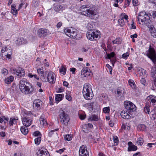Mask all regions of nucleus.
Returning a JSON list of instances; mask_svg holds the SVG:
<instances>
[{"instance_id":"24","label":"nucleus","mask_w":156,"mask_h":156,"mask_svg":"<svg viewBox=\"0 0 156 156\" xmlns=\"http://www.w3.org/2000/svg\"><path fill=\"white\" fill-rule=\"evenodd\" d=\"M64 97L63 94H57L55 97V99L56 101L58 103L61 101L62 100Z\"/></svg>"},{"instance_id":"6","label":"nucleus","mask_w":156,"mask_h":156,"mask_svg":"<svg viewBox=\"0 0 156 156\" xmlns=\"http://www.w3.org/2000/svg\"><path fill=\"white\" fill-rule=\"evenodd\" d=\"M146 55L149 58L153 63L156 65V54L154 49L150 45L148 50L146 51Z\"/></svg>"},{"instance_id":"44","label":"nucleus","mask_w":156,"mask_h":156,"mask_svg":"<svg viewBox=\"0 0 156 156\" xmlns=\"http://www.w3.org/2000/svg\"><path fill=\"white\" fill-rule=\"evenodd\" d=\"M28 76L30 78L34 77L35 79H36L37 80L39 79V77L36 74L33 75L31 73H29L28 74Z\"/></svg>"},{"instance_id":"38","label":"nucleus","mask_w":156,"mask_h":156,"mask_svg":"<svg viewBox=\"0 0 156 156\" xmlns=\"http://www.w3.org/2000/svg\"><path fill=\"white\" fill-rule=\"evenodd\" d=\"M41 140V136H39L35 138L34 140L35 143L37 145H39Z\"/></svg>"},{"instance_id":"53","label":"nucleus","mask_w":156,"mask_h":156,"mask_svg":"<svg viewBox=\"0 0 156 156\" xmlns=\"http://www.w3.org/2000/svg\"><path fill=\"white\" fill-rule=\"evenodd\" d=\"M87 28L88 30L89 31H93V25L90 24V23H88L87 26Z\"/></svg>"},{"instance_id":"41","label":"nucleus","mask_w":156,"mask_h":156,"mask_svg":"<svg viewBox=\"0 0 156 156\" xmlns=\"http://www.w3.org/2000/svg\"><path fill=\"white\" fill-rule=\"evenodd\" d=\"M144 110L146 113L149 114L150 111L149 106L146 105L144 108Z\"/></svg>"},{"instance_id":"15","label":"nucleus","mask_w":156,"mask_h":156,"mask_svg":"<svg viewBox=\"0 0 156 156\" xmlns=\"http://www.w3.org/2000/svg\"><path fill=\"white\" fill-rule=\"evenodd\" d=\"M149 29L151 35L154 38H156V30L153 25L150 26L147 24Z\"/></svg>"},{"instance_id":"33","label":"nucleus","mask_w":156,"mask_h":156,"mask_svg":"<svg viewBox=\"0 0 156 156\" xmlns=\"http://www.w3.org/2000/svg\"><path fill=\"white\" fill-rule=\"evenodd\" d=\"M147 74L146 71L144 69H142L140 73V76L145 78L147 76Z\"/></svg>"},{"instance_id":"8","label":"nucleus","mask_w":156,"mask_h":156,"mask_svg":"<svg viewBox=\"0 0 156 156\" xmlns=\"http://www.w3.org/2000/svg\"><path fill=\"white\" fill-rule=\"evenodd\" d=\"M80 10L82 14L89 17L93 16L96 14L94 11L88 9V8L84 7V6L81 7Z\"/></svg>"},{"instance_id":"31","label":"nucleus","mask_w":156,"mask_h":156,"mask_svg":"<svg viewBox=\"0 0 156 156\" xmlns=\"http://www.w3.org/2000/svg\"><path fill=\"white\" fill-rule=\"evenodd\" d=\"M18 119V118L12 117L10 118L9 124L10 126L13 125L14 124L16 123V120Z\"/></svg>"},{"instance_id":"17","label":"nucleus","mask_w":156,"mask_h":156,"mask_svg":"<svg viewBox=\"0 0 156 156\" xmlns=\"http://www.w3.org/2000/svg\"><path fill=\"white\" fill-rule=\"evenodd\" d=\"M146 100L147 102H150V104L154 105L156 103V97L152 95L149 96L147 98Z\"/></svg>"},{"instance_id":"12","label":"nucleus","mask_w":156,"mask_h":156,"mask_svg":"<svg viewBox=\"0 0 156 156\" xmlns=\"http://www.w3.org/2000/svg\"><path fill=\"white\" fill-rule=\"evenodd\" d=\"M56 78V75L55 73L52 72H50L47 75V82L48 81L51 84H54L55 82Z\"/></svg>"},{"instance_id":"56","label":"nucleus","mask_w":156,"mask_h":156,"mask_svg":"<svg viewBox=\"0 0 156 156\" xmlns=\"http://www.w3.org/2000/svg\"><path fill=\"white\" fill-rule=\"evenodd\" d=\"M131 0H125V5L123 7H126L128 6L130 4Z\"/></svg>"},{"instance_id":"18","label":"nucleus","mask_w":156,"mask_h":156,"mask_svg":"<svg viewBox=\"0 0 156 156\" xmlns=\"http://www.w3.org/2000/svg\"><path fill=\"white\" fill-rule=\"evenodd\" d=\"M91 73L90 71H89L87 68L83 69L81 71V75L83 77L88 76H90Z\"/></svg>"},{"instance_id":"22","label":"nucleus","mask_w":156,"mask_h":156,"mask_svg":"<svg viewBox=\"0 0 156 156\" xmlns=\"http://www.w3.org/2000/svg\"><path fill=\"white\" fill-rule=\"evenodd\" d=\"M53 9L56 12H59L63 9V7L60 5L54 4V5Z\"/></svg>"},{"instance_id":"37","label":"nucleus","mask_w":156,"mask_h":156,"mask_svg":"<svg viewBox=\"0 0 156 156\" xmlns=\"http://www.w3.org/2000/svg\"><path fill=\"white\" fill-rule=\"evenodd\" d=\"M150 113L152 115V118L154 120L156 119V107L151 111Z\"/></svg>"},{"instance_id":"30","label":"nucleus","mask_w":156,"mask_h":156,"mask_svg":"<svg viewBox=\"0 0 156 156\" xmlns=\"http://www.w3.org/2000/svg\"><path fill=\"white\" fill-rule=\"evenodd\" d=\"M11 13L14 15H16L17 13V9H16V5L15 4H12L11 5Z\"/></svg>"},{"instance_id":"60","label":"nucleus","mask_w":156,"mask_h":156,"mask_svg":"<svg viewBox=\"0 0 156 156\" xmlns=\"http://www.w3.org/2000/svg\"><path fill=\"white\" fill-rule=\"evenodd\" d=\"M20 38L21 41H22V44H25L28 43V41L26 39H24L23 37H21Z\"/></svg>"},{"instance_id":"52","label":"nucleus","mask_w":156,"mask_h":156,"mask_svg":"<svg viewBox=\"0 0 156 156\" xmlns=\"http://www.w3.org/2000/svg\"><path fill=\"white\" fill-rule=\"evenodd\" d=\"M144 142V141L143 138L140 137L138 138L137 140V143L139 145H142Z\"/></svg>"},{"instance_id":"61","label":"nucleus","mask_w":156,"mask_h":156,"mask_svg":"<svg viewBox=\"0 0 156 156\" xmlns=\"http://www.w3.org/2000/svg\"><path fill=\"white\" fill-rule=\"evenodd\" d=\"M144 78V77H142L140 80V83L144 85H145L146 83V82Z\"/></svg>"},{"instance_id":"16","label":"nucleus","mask_w":156,"mask_h":156,"mask_svg":"<svg viewBox=\"0 0 156 156\" xmlns=\"http://www.w3.org/2000/svg\"><path fill=\"white\" fill-rule=\"evenodd\" d=\"M121 117L125 119H129L131 117V114L130 112L128 111L123 110L121 113Z\"/></svg>"},{"instance_id":"48","label":"nucleus","mask_w":156,"mask_h":156,"mask_svg":"<svg viewBox=\"0 0 156 156\" xmlns=\"http://www.w3.org/2000/svg\"><path fill=\"white\" fill-rule=\"evenodd\" d=\"M113 138L114 145L116 146L119 143V140L118 137L116 136H114Z\"/></svg>"},{"instance_id":"42","label":"nucleus","mask_w":156,"mask_h":156,"mask_svg":"<svg viewBox=\"0 0 156 156\" xmlns=\"http://www.w3.org/2000/svg\"><path fill=\"white\" fill-rule=\"evenodd\" d=\"M37 73L39 74V75L40 76L41 75H42L44 74V71L43 69V68H39L37 69Z\"/></svg>"},{"instance_id":"3","label":"nucleus","mask_w":156,"mask_h":156,"mask_svg":"<svg viewBox=\"0 0 156 156\" xmlns=\"http://www.w3.org/2000/svg\"><path fill=\"white\" fill-rule=\"evenodd\" d=\"M22 115L23 116H27L23 118L22 119V122L23 126L28 127L31 124L32 121V118L27 116H30L33 115L30 111H27L25 110H23L21 112Z\"/></svg>"},{"instance_id":"36","label":"nucleus","mask_w":156,"mask_h":156,"mask_svg":"<svg viewBox=\"0 0 156 156\" xmlns=\"http://www.w3.org/2000/svg\"><path fill=\"white\" fill-rule=\"evenodd\" d=\"M129 84L133 89H135L136 87V85L134 81L132 80H129L128 81Z\"/></svg>"},{"instance_id":"26","label":"nucleus","mask_w":156,"mask_h":156,"mask_svg":"<svg viewBox=\"0 0 156 156\" xmlns=\"http://www.w3.org/2000/svg\"><path fill=\"white\" fill-rule=\"evenodd\" d=\"M40 121L41 125L43 126H45L47 125V122H46L44 117V115L42 114L40 118Z\"/></svg>"},{"instance_id":"43","label":"nucleus","mask_w":156,"mask_h":156,"mask_svg":"<svg viewBox=\"0 0 156 156\" xmlns=\"http://www.w3.org/2000/svg\"><path fill=\"white\" fill-rule=\"evenodd\" d=\"M39 0H33L32 2V5L35 7H37L39 5Z\"/></svg>"},{"instance_id":"13","label":"nucleus","mask_w":156,"mask_h":156,"mask_svg":"<svg viewBox=\"0 0 156 156\" xmlns=\"http://www.w3.org/2000/svg\"><path fill=\"white\" fill-rule=\"evenodd\" d=\"M42 105V101L39 99H36L34 101L33 106L34 109L35 110H39Z\"/></svg>"},{"instance_id":"35","label":"nucleus","mask_w":156,"mask_h":156,"mask_svg":"<svg viewBox=\"0 0 156 156\" xmlns=\"http://www.w3.org/2000/svg\"><path fill=\"white\" fill-rule=\"evenodd\" d=\"M4 55L8 59L11 58L12 57V54L11 50L10 49H9V51H8L7 53H5V55Z\"/></svg>"},{"instance_id":"46","label":"nucleus","mask_w":156,"mask_h":156,"mask_svg":"<svg viewBox=\"0 0 156 156\" xmlns=\"http://www.w3.org/2000/svg\"><path fill=\"white\" fill-rule=\"evenodd\" d=\"M82 129L84 132L87 133L89 131V129L86 124H85L82 127Z\"/></svg>"},{"instance_id":"63","label":"nucleus","mask_w":156,"mask_h":156,"mask_svg":"<svg viewBox=\"0 0 156 156\" xmlns=\"http://www.w3.org/2000/svg\"><path fill=\"white\" fill-rule=\"evenodd\" d=\"M9 51V49H7V47L2 48L1 50V53H4L5 52L7 53V52Z\"/></svg>"},{"instance_id":"19","label":"nucleus","mask_w":156,"mask_h":156,"mask_svg":"<svg viewBox=\"0 0 156 156\" xmlns=\"http://www.w3.org/2000/svg\"><path fill=\"white\" fill-rule=\"evenodd\" d=\"M128 151H134L136 150L137 149V147L134 145L132 144L131 142H129L128 143Z\"/></svg>"},{"instance_id":"28","label":"nucleus","mask_w":156,"mask_h":156,"mask_svg":"<svg viewBox=\"0 0 156 156\" xmlns=\"http://www.w3.org/2000/svg\"><path fill=\"white\" fill-rule=\"evenodd\" d=\"M99 120L98 116L95 115H93L90 116L88 118L89 121H97Z\"/></svg>"},{"instance_id":"9","label":"nucleus","mask_w":156,"mask_h":156,"mask_svg":"<svg viewBox=\"0 0 156 156\" xmlns=\"http://www.w3.org/2000/svg\"><path fill=\"white\" fill-rule=\"evenodd\" d=\"M64 31L66 35L73 38H76L77 35V30L72 27L66 28Z\"/></svg>"},{"instance_id":"55","label":"nucleus","mask_w":156,"mask_h":156,"mask_svg":"<svg viewBox=\"0 0 156 156\" xmlns=\"http://www.w3.org/2000/svg\"><path fill=\"white\" fill-rule=\"evenodd\" d=\"M156 73V70L154 69H152L151 70V76L154 78L155 75Z\"/></svg>"},{"instance_id":"2","label":"nucleus","mask_w":156,"mask_h":156,"mask_svg":"<svg viewBox=\"0 0 156 156\" xmlns=\"http://www.w3.org/2000/svg\"><path fill=\"white\" fill-rule=\"evenodd\" d=\"M83 94L84 98L86 100L92 99L94 94L92 90L91 85L88 83H85L83 89Z\"/></svg>"},{"instance_id":"23","label":"nucleus","mask_w":156,"mask_h":156,"mask_svg":"<svg viewBox=\"0 0 156 156\" xmlns=\"http://www.w3.org/2000/svg\"><path fill=\"white\" fill-rule=\"evenodd\" d=\"M126 93L124 89L122 87H119L117 90V95L118 96L122 95Z\"/></svg>"},{"instance_id":"14","label":"nucleus","mask_w":156,"mask_h":156,"mask_svg":"<svg viewBox=\"0 0 156 156\" xmlns=\"http://www.w3.org/2000/svg\"><path fill=\"white\" fill-rule=\"evenodd\" d=\"M48 30L46 29H40L37 31V34L41 37H44L47 35Z\"/></svg>"},{"instance_id":"21","label":"nucleus","mask_w":156,"mask_h":156,"mask_svg":"<svg viewBox=\"0 0 156 156\" xmlns=\"http://www.w3.org/2000/svg\"><path fill=\"white\" fill-rule=\"evenodd\" d=\"M39 152L38 154V156H48L49 155L48 151L46 149H41Z\"/></svg>"},{"instance_id":"32","label":"nucleus","mask_w":156,"mask_h":156,"mask_svg":"<svg viewBox=\"0 0 156 156\" xmlns=\"http://www.w3.org/2000/svg\"><path fill=\"white\" fill-rule=\"evenodd\" d=\"M66 69L65 66H62L59 69V72L60 73L65 75L66 72Z\"/></svg>"},{"instance_id":"50","label":"nucleus","mask_w":156,"mask_h":156,"mask_svg":"<svg viewBox=\"0 0 156 156\" xmlns=\"http://www.w3.org/2000/svg\"><path fill=\"white\" fill-rule=\"evenodd\" d=\"M3 75L4 76H6L8 73V70L5 68H3L1 71Z\"/></svg>"},{"instance_id":"20","label":"nucleus","mask_w":156,"mask_h":156,"mask_svg":"<svg viewBox=\"0 0 156 156\" xmlns=\"http://www.w3.org/2000/svg\"><path fill=\"white\" fill-rule=\"evenodd\" d=\"M16 75L20 77L23 76L25 75V72L24 69L21 68H19L17 69V71Z\"/></svg>"},{"instance_id":"45","label":"nucleus","mask_w":156,"mask_h":156,"mask_svg":"<svg viewBox=\"0 0 156 156\" xmlns=\"http://www.w3.org/2000/svg\"><path fill=\"white\" fill-rule=\"evenodd\" d=\"M40 79L43 82H47V76L46 77V75H44V73L42 75L40 76Z\"/></svg>"},{"instance_id":"7","label":"nucleus","mask_w":156,"mask_h":156,"mask_svg":"<svg viewBox=\"0 0 156 156\" xmlns=\"http://www.w3.org/2000/svg\"><path fill=\"white\" fill-rule=\"evenodd\" d=\"M59 116L61 122L65 125H67L69 120V115L65 112L61 110L59 112Z\"/></svg>"},{"instance_id":"54","label":"nucleus","mask_w":156,"mask_h":156,"mask_svg":"<svg viewBox=\"0 0 156 156\" xmlns=\"http://www.w3.org/2000/svg\"><path fill=\"white\" fill-rule=\"evenodd\" d=\"M115 55V54L114 52H112L110 54H107V56L108 58L110 59L111 57H113Z\"/></svg>"},{"instance_id":"62","label":"nucleus","mask_w":156,"mask_h":156,"mask_svg":"<svg viewBox=\"0 0 156 156\" xmlns=\"http://www.w3.org/2000/svg\"><path fill=\"white\" fill-rule=\"evenodd\" d=\"M132 3L134 6H136L139 5L138 0H132Z\"/></svg>"},{"instance_id":"59","label":"nucleus","mask_w":156,"mask_h":156,"mask_svg":"<svg viewBox=\"0 0 156 156\" xmlns=\"http://www.w3.org/2000/svg\"><path fill=\"white\" fill-rule=\"evenodd\" d=\"M129 52H126V53L123 54L122 55V57L123 58L126 59L129 56Z\"/></svg>"},{"instance_id":"1","label":"nucleus","mask_w":156,"mask_h":156,"mask_svg":"<svg viewBox=\"0 0 156 156\" xmlns=\"http://www.w3.org/2000/svg\"><path fill=\"white\" fill-rule=\"evenodd\" d=\"M19 87L21 92L25 94H31L34 90V88L30 84L24 80L20 81Z\"/></svg>"},{"instance_id":"25","label":"nucleus","mask_w":156,"mask_h":156,"mask_svg":"<svg viewBox=\"0 0 156 156\" xmlns=\"http://www.w3.org/2000/svg\"><path fill=\"white\" fill-rule=\"evenodd\" d=\"M20 131L22 134L24 135H27L28 132L27 126H22L20 128Z\"/></svg>"},{"instance_id":"34","label":"nucleus","mask_w":156,"mask_h":156,"mask_svg":"<svg viewBox=\"0 0 156 156\" xmlns=\"http://www.w3.org/2000/svg\"><path fill=\"white\" fill-rule=\"evenodd\" d=\"M94 104V102H91L90 103H88L86 104V107L90 110H93V106Z\"/></svg>"},{"instance_id":"39","label":"nucleus","mask_w":156,"mask_h":156,"mask_svg":"<svg viewBox=\"0 0 156 156\" xmlns=\"http://www.w3.org/2000/svg\"><path fill=\"white\" fill-rule=\"evenodd\" d=\"M66 98L69 101H71L72 98L70 96V94L69 91H68L66 93Z\"/></svg>"},{"instance_id":"10","label":"nucleus","mask_w":156,"mask_h":156,"mask_svg":"<svg viewBox=\"0 0 156 156\" xmlns=\"http://www.w3.org/2000/svg\"><path fill=\"white\" fill-rule=\"evenodd\" d=\"M124 105L126 110L130 112H133L136 110L135 105L130 101H125Z\"/></svg>"},{"instance_id":"40","label":"nucleus","mask_w":156,"mask_h":156,"mask_svg":"<svg viewBox=\"0 0 156 156\" xmlns=\"http://www.w3.org/2000/svg\"><path fill=\"white\" fill-rule=\"evenodd\" d=\"M110 108L109 107H106L103 108V111L104 113L108 114L110 112Z\"/></svg>"},{"instance_id":"51","label":"nucleus","mask_w":156,"mask_h":156,"mask_svg":"<svg viewBox=\"0 0 156 156\" xmlns=\"http://www.w3.org/2000/svg\"><path fill=\"white\" fill-rule=\"evenodd\" d=\"M118 23L121 26H123L125 24V22L124 20L122 18L119 19L118 20Z\"/></svg>"},{"instance_id":"57","label":"nucleus","mask_w":156,"mask_h":156,"mask_svg":"<svg viewBox=\"0 0 156 156\" xmlns=\"http://www.w3.org/2000/svg\"><path fill=\"white\" fill-rule=\"evenodd\" d=\"M21 38H18L16 41V43L17 45H20L22 44V41Z\"/></svg>"},{"instance_id":"29","label":"nucleus","mask_w":156,"mask_h":156,"mask_svg":"<svg viewBox=\"0 0 156 156\" xmlns=\"http://www.w3.org/2000/svg\"><path fill=\"white\" fill-rule=\"evenodd\" d=\"M137 129H138L142 131H146V126L143 124H140L138 125L137 126Z\"/></svg>"},{"instance_id":"49","label":"nucleus","mask_w":156,"mask_h":156,"mask_svg":"<svg viewBox=\"0 0 156 156\" xmlns=\"http://www.w3.org/2000/svg\"><path fill=\"white\" fill-rule=\"evenodd\" d=\"M121 41L120 38H116L115 40L112 41L113 44H119L121 43Z\"/></svg>"},{"instance_id":"64","label":"nucleus","mask_w":156,"mask_h":156,"mask_svg":"<svg viewBox=\"0 0 156 156\" xmlns=\"http://www.w3.org/2000/svg\"><path fill=\"white\" fill-rule=\"evenodd\" d=\"M122 18L123 19V20L124 19H125L126 20H127V22H128V17L127 15L124 14L122 16Z\"/></svg>"},{"instance_id":"4","label":"nucleus","mask_w":156,"mask_h":156,"mask_svg":"<svg viewBox=\"0 0 156 156\" xmlns=\"http://www.w3.org/2000/svg\"><path fill=\"white\" fill-rule=\"evenodd\" d=\"M137 19L139 24L142 25L145 23L147 25V22L150 23L149 22L151 21L149 16L146 14L145 11H141L139 13Z\"/></svg>"},{"instance_id":"5","label":"nucleus","mask_w":156,"mask_h":156,"mask_svg":"<svg viewBox=\"0 0 156 156\" xmlns=\"http://www.w3.org/2000/svg\"><path fill=\"white\" fill-rule=\"evenodd\" d=\"M101 36L100 32L98 30H93V31H88L86 34L87 38L91 41L96 40Z\"/></svg>"},{"instance_id":"11","label":"nucleus","mask_w":156,"mask_h":156,"mask_svg":"<svg viewBox=\"0 0 156 156\" xmlns=\"http://www.w3.org/2000/svg\"><path fill=\"white\" fill-rule=\"evenodd\" d=\"M79 156H89V152L86 146L83 145L80 148Z\"/></svg>"},{"instance_id":"27","label":"nucleus","mask_w":156,"mask_h":156,"mask_svg":"<svg viewBox=\"0 0 156 156\" xmlns=\"http://www.w3.org/2000/svg\"><path fill=\"white\" fill-rule=\"evenodd\" d=\"M13 76H10L5 79V82L7 84H10L13 80Z\"/></svg>"},{"instance_id":"58","label":"nucleus","mask_w":156,"mask_h":156,"mask_svg":"<svg viewBox=\"0 0 156 156\" xmlns=\"http://www.w3.org/2000/svg\"><path fill=\"white\" fill-rule=\"evenodd\" d=\"M33 135L35 136H37V137L39 136H41V134L40 132L38 131H36L34 132Z\"/></svg>"},{"instance_id":"47","label":"nucleus","mask_w":156,"mask_h":156,"mask_svg":"<svg viewBox=\"0 0 156 156\" xmlns=\"http://www.w3.org/2000/svg\"><path fill=\"white\" fill-rule=\"evenodd\" d=\"M64 137L65 140L67 141H70L72 139V137L70 135H66L64 136Z\"/></svg>"}]
</instances>
